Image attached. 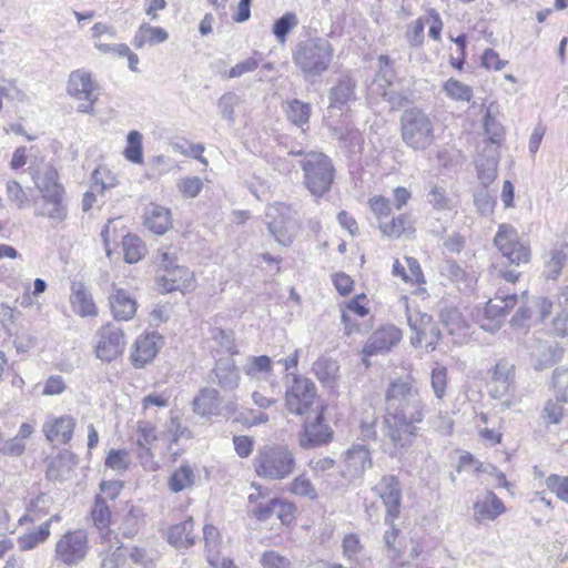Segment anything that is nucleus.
<instances>
[{"label": "nucleus", "mask_w": 568, "mask_h": 568, "mask_svg": "<svg viewBox=\"0 0 568 568\" xmlns=\"http://www.w3.org/2000/svg\"><path fill=\"white\" fill-rule=\"evenodd\" d=\"M386 409L383 449L390 456H399L413 444L417 425L425 417V403L413 378H397L390 383L386 392Z\"/></svg>", "instance_id": "f257e3e1"}, {"label": "nucleus", "mask_w": 568, "mask_h": 568, "mask_svg": "<svg viewBox=\"0 0 568 568\" xmlns=\"http://www.w3.org/2000/svg\"><path fill=\"white\" fill-rule=\"evenodd\" d=\"M334 48L322 37L300 41L293 50V62L305 80H314L325 73L333 61Z\"/></svg>", "instance_id": "f03ea898"}, {"label": "nucleus", "mask_w": 568, "mask_h": 568, "mask_svg": "<svg viewBox=\"0 0 568 568\" xmlns=\"http://www.w3.org/2000/svg\"><path fill=\"white\" fill-rule=\"evenodd\" d=\"M253 467L260 478L280 481L294 474L296 457L287 446L268 444L257 449L253 459Z\"/></svg>", "instance_id": "7ed1b4c3"}, {"label": "nucleus", "mask_w": 568, "mask_h": 568, "mask_svg": "<svg viewBox=\"0 0 568 568\" xmlns=\"http://www.w3.org/2000/svg\"><path fill=\"white\" fill-rule=\"evenodd\" d=\"M400 126L404 143L413 150L424 151L435 141L434 121L423 110H405L400 118Z\"/></svg>", "instance_id": "20e7f679"}, {"label": "nucleus", "mask_w": 568, "mask_h": 568, "mask_svg": "<svg viewBox=\"0 0 568 568\" xmlns=\"http://www.w3.org/2000/svg\"><path fill=\"white\" fill-rule=\"evenodd\" d=\"M265 223L275 241L284 246L292 244L301 230L296 211L291 205L281 202L267 206Z\"/></svg>", "instance_id": "39448f33"}, {"label": "nucleus", "mask_w": 568, "mask_h": 568, "mask_svg": "<svg viewBox=\"0 0 568 568\" xmlns=\"http://www.w3.org/2000/svg\"><path fill=\"white\" fill-rule=\"evenodd\" d=\"M304 184L315 196H322L334 180V166L327 155L321 152H310L302 161Z\"/></svg>", "instance_id": "423d86ee"}, {"label": "nucleus", "mask_w": 568, "mask_h": 568, "mask_svg": "<svg viewBox=\"0 0 568 568\" xmlns=\"http://www.w3.org/2000/svg\"><path fill=\"white\" fill-rule=\"evenodd\" d=\"M317 399V388L310 378L293 374L292 383L285 390L286 409L294 415L302 416L312 409Z\"/></svg>", "instance_id": "0eeeda50"}, {"label": "nucleus", "mask_w": 568, "mask_h": 568, "mask_svg": "<svg viewBox=\"0 0 568 568\" xmlns=\"http://www.w3.org/2000/svg\"><path fill=\"white\" fill-rule=\"evenodd\" d=\"M67 92L79 102V112L93 113L94 104L99 99V85L90 72L82 69L72 71L68 79Z\"/></svg>", "instance_id": "6e6552de"}, {"label": "nucleus", "mask_w": 568, "mask_h": 568, "mask_svg": "<svg viewBox=\"0 0 568 568\" xmlns=\"http://www.w3.org/2000/svg\"><path fill=\"white\" fill-rule=\"evenodd\" d=\"M126 346L123 329L113 323L99 327L94 335V355L104 363H111L120 357Z\"/></svg>", "instance_id": "1a4fd4ad"}, {"label": "nucleus", "mask_w": 568, "mask_h": 568, "mask_svg": "<svg viewBox=\"0 0 568 568\" xmlns=\"http://www.w3.org/2000/svg\"><path fill=\"white\" fill-rule=\"evenodd\" d=\"M88 549V536L83 529L68 530L55 544L54 558L64 566L74 567L84 560Z\"/></svg>", "instance_id": "9d476101"}, {"label": "nucleus", "mask_w": 568, "mask_h": 568, "mask_svg": "<svg viewBox=\"0 0 568 568\" xmlns=\"http://www.w3.org/2000/svg\"><path fill=\"white\" fill-rule=\"evenodd\" d=\"M518 303V296L509 290L498 288L495 296L490 298L483 311V318L479 320L480 327L487 332L497 331L505 321L509 310Z\"/></svg>", "instance_id": "9b49d317"}, {"label": "nucleus", "mask_w": 568, "mask_h": 568, "mask_svg": "<svg viewBox=\"0 0 568 568\" xmlns=\"http://www.w3.org/2000/svg\"><path fill=\"white\" fill-rule=\"evenodd\" d=\"M407 322L414 333L410 337L412 345L434 351L442 334L433 317L426 313L410 312L407 308Z\"/></svg>", "instance_id": "f8f14e48"}, {"label": "nucleus", "mask_w": 568, "mask_h": 568, "mask_svg": "<svg viewBox=\"0 0 568 568\" xmlns=\"http://www.w3.org/2000/svg\"><path fill=\"white\" fill-rule=\"evenodd\" d=\"M495 246L516 265L527 263L530 258L529 248L518 240L517 230L510 224H500L494 239Z\"/></svg>", "instance_id": "ddd939ff"}, {"label": "nucleus", "mask_w": 568, "mask_h": 568, "mask_svg": "<svg viewBox=\"0 0 568 568\" xmlns=\"http://www.w3.org/2000/svg\"><path fill=\"white\" fill-rule=\"evenodd\" d=\"M500 145L501 143L499 142L485 139L479 146L475 164L477 168L478 178L485 185L490 184L497 175V168L500 158Z\"/></svg>", "instance_id": "4468645a"}, {"label": "nucleus", "mask_w": 568, "mask_h": 568, "mask_svg": "<svg viewBox=\"0 0 568 568\" xmlns=\"http://www.w3.org/2000/svg\"><path fill=\"white\" fill-rule=\"evenodd\" d=\"M375 490L386 507L385 524H392L398 518L400 513V484L395 476L386 475L375 486Z\"/></svg>", "instance_id": "2eb2a0df"}, {"label": "nucleus", "mask_w": 568, "mask_h": 568, "mask_svg": "<svg viewBox=\"0 0 568 568\" xmlns=\"http://www.w3.org/2000/svg\"><path fill=\"white\" fill-rule=\"evenodd\" d=\"M333 432L331 427L324 423L323 407L316 410L314 420H306L304 429L300 434L298 444L302 448L321 446L331 440Z\"/></svg>", "instance_id": "dca6fc26"}, {"label": "nucleus", "mask_w": 568, "mask_h": 568, "mask_svg": "<svg viewBox=\"0 0 568 568\" xmlns=\"http://www.w3.org/2000/svg\"><path fill=\"white\" fill-rule=\"evenodd\" d=\"M402 339V332L394 325L376 329L367 339L363 353L366 356L377 355L392 349Z\"/></svg>", "instance_id": "f3484780"}, {"label": "nucleus", "mask_w": 568, "mask_h": 568, "mask_svg": "<svg viewBox=\"0 0 568 568\" xmlns=\"http://www.w3.org/2000/svg\"><path fill=\"white\" fill-rule=\"evenodd\" d=\"M75 424V419L70 415H50L43 423L42 432L47 440L65 445L72 439Z\"/></svg>", "instance_id": "a211bd4d"}, {"label": "nucleus", "mask_w": 568, "mask_h": 568, "mask_svg": "<svg viewBox=\"0 0 568 568\" xmlns=\"http://www.w3.org/2000/svg\"><path fill=\"white\" fill-rule=\"evenodd\" d=\"M159 285L163 292L187 291L194 286V274L184 266H174L159 274Z\"/></svg>", "instance_id": "6ab92c4d"}, {"label": "nucleus", "mask_w": 568, "mask_h": 568, "mask_svg": "<svg viewBox=\"0 0 568 568\" xmlns=\"http://www.w3.org/2000/svg\"><path fill=\"white\" fill-rule=\"evenodd\" d=\"M109 304L111 313L116 321L132 320L138 310V302L131 293L114 285L109 296Z\"/></svg>", "instance_id": "aec40b11"}, {"label": "nucleus", "mask_w": 568, "mask_h": 568, "mask_svg": "<svg viewBox=\"0 0 568 568\" xmlns=\"http://www.w3.org/2000/svg\"><path fill=\"white\" fill-rule=\"evenodd\" d=\"M474 518L478 523L485 520L494 521L506 511L505 504L495 493L486 491L481 496H477L473 505Z\"/></svg>", "instance_id": "412c9836"}, {"label": "nucleus", "mask_w": 568, "mask_h": 568, "mask_svg": "<svg viewBox=\"0 0 568 568\" xmlns=\"http://www.w3.org/2000/svg\"><path fill=\"white\" fill-rule=\"evenodd\" d=\"M345 469L342 475L346 478H357L372 466L371 453L364 445H354L344 457Z\"/></svg>", "instance_id": "4be33fe9"}, {"label": "nucleus", "mask_w": 568, "mask_h": 568, "mask_svg": "<svg viewBox=\"0 0 568 568\" xmlns=\"http://www.w3.org/2000/svg\"><path fill=\"white\" fill-rule=\"evenodd\" d=\"M70 303L75 314L81 317H95L98 307L84 283L74 281L71 284Z\"/></svg>", "instance_id": "5701e85b"}, {"label": "nucleus", "mask_w": 568, "mask_h": 568, "mask_svg": "<svg viewBox=\"0 0 568 568\" xmlns=\"http://www.w3.org/2000/svg\"><path fill=\"white\" fill-rule=\"evenodd\" d=\"M161 339L158 333L140 336L134 344L132 361L135 367H143L151 362L159 352L158 342Z\"/></svg>", "instance_id": "b1692460"}, {"label": "nucleus", "mask_w": 568, "mask_h": 568, "mask_svg": "<svg viewBox=\"0 0 568 568\" xmlns=\"http://www.w3.org/2000/svg\"><path fill=\"white\" fill-rule=\"evenodd\" d=\"M312 371L324 387L333 388L336 386L339 377V366L335 359L321 356L313 363Z\"/></svg>", "instance_id": "393cba45"}, {"label": "nucleus", "mask_w": 568, "mask_h": 568, "mask_svg": "<svg viewBox=\"0 0 568 568\" xmlns=\"http://www.w3.org/2000/svg\"><path fill=\"white\" fill-rule=\"evenodd\" d=\"M145 226L155 234H164L172 225L171 212L161 205H151L145 215Z\"/></svg>", "instance_id": "a878e982"}, {"label": "nucleus", "mask_w": 568, "mask_h": 568, "mask_svg": "<svg viewBox=\"0 0 568 568\" xmlns=\"http://www.w3.org/2000/svg\"><path fill=\"white\" fill-rule=\"evenodd\" d=\"M169 38L168 32L161 27H152L148 23H142L133 38V45L136 49L143 48L145 44L154 45L165 42Z\"/></svg>", "instance_id": "bb28decb"}, {"label": "nucleus", "mask_w": 568, "mask_h": 568, "mask_svg": "<svg viewBox=\"0 0 568 568\" xmlns=\"http://www.w3.org/2000/svg\"><path fill=\"white\" fill-rule=\"evenodd\" d=\"M193 412L200 416L215 413L220 406V394L215 388H203L192 402Z\"/></svg>", "instance_id": "cd10ccee"}, {"label": "nucleus", "mask_w": 568, "mask_h": 568, "mask_svg": "<svg viewBox=\"0 0 568 568\" xmlns=\"http://www.w3.org/2000/svg\"><path fill=\"white\" fill-rule=\"evenodd\" d=\"M193 528L192 518L172 526L169 530V542L176 548L193 546L195 544V536L192 534Z\"/></svg>", "instance_id": "c85d7f7f"}, {"label": "nucleus", "mask_w": 568, "mask_h": 568, "mask_svg": "<svg viewBox=\"0 0 568 568\" xmlns=\"http://www.w3.org/2000/svg\"><path fill=\"white\" fill-rule=\"evenodd\" d=\"M217 384L225 389H233L239 385V372L231 358L221 359L214 368Z\"/></svg>", "instance_id": "c756f323"}, {"label": "nucleus", "mask_w": 568, "mask_h": 568, "mask_svg": "<svg viewBox=\"0 0 568 568\" xmlns=\"http://www.w3.org/2000/svg\"><path fill=\"white\" fill-rule=\"evenodd\" d=\"M355 81L344 75L336 85L331 89L329 99L331 106H341L354 98Z\"/></svg>", "instance_id": "7c9ffc66"}, {"label": "nucleus", "mask_w": 568, "mask_h": 568, "mask_svg": "<svg viewBox=\"0 0 568 568\" xmlns=\"http://www.w3.org/2000/svg\"><path fill=\"white\" fill-rule=\"evenodd\" d=\"M195 474L189 465H181L169 478L168 485L171 491L180 493L194 485Z\"/></svg>", "instance_id": "2f4dec72"}, {"label": "nucleus", "mask_w": 568, "mask_h": 568, "mask_svg": "<svg viewBox=\"0 0 568 568\" xmlns=\"http://www.w3.org/2000/svg\"><path fill=\"white\" fill-rule=\"evenodd\" d=\"M285 113L290 122L302 128L310 120L311 105L297 99H293L286 102Z\"/></svg>", "instance_id": "473e14b6"}, {"label": "nucleus", "mask_w": 568, "mask_h": 568, "mask_svg": "<svg viewBox=\"0 0 568 568\" xmlns=\"http://www.w3.org/2000/svg\"><path fill=\"white\" fill-rule=\"evenodd\" d=\"M122 247L125 262L132 264L142 260L146 253V247L140 237L126 234L122 239Z\"/></svg>", "instance_id": "72a5a7b5"}, {"label": "nucleus", "mask_w": 568, "mask_h": 568, "mask_svg": "<svg viewBox=\"0 0 568 568\" xmlns=\"http://www.w3.org/2000/svg\"><path fill=\"white\" fill-rule=\"evenodd\" d=\"M62 195L63 194L42 196L44 204L37 214L47 216L57 222L64 220L67 216V209L62 202Z\"/></svg>", "instance_id": "f704fd0d"}, {"label": "nucleus", "mask_w": 568, "mask_h": 568, "mask_svg": "<svg viewBox=\"0 0 568 568\" xmlns=\"http://www.w3.org/2000/svg\"><path fill=\"white\" fill-rule=\"evenodd\" d=\"M49 523H43L36 531L24 534L18 538L19 549L22 551L32 550L43 544L50 537Z\"/></svg>", "instance_id": "c9c22d12"}, {"label": "nucleus", "mask_w": 568, "mask_h": 568, "mask_svg": "<svg viewBox=\"0 0 568 568\" xmlns=\"http://www.w3.org/2000/svg\"><path fill=\"white\" fill-rule=\"evenodd\" d=\"M443 90L448 98L457 102H469L473 98L471 87L454 78L444 83Z\"/></svg>", "instance_id": "e433bc0d"}, {"label": "nucleus", "mask_w": 568, "mask_h": 568, "mask_svg": "<svg viewBox=\"0 0 568 568\" xmlns=\"http://www.w3.org/2000/svg\"><path fill=\"white\" fill-rule=\"evenodd\" d=\"M123 155L134 164L143 163L142 134L139 131L133 130L129 132Z\"/></svg>", "instance_id": "4c0bfd02"}, {"label": "nucleus", "mask_w": 568, "mask_h": 568, "mask_svg": "<svg viewBox=\"0 0 568 568\" xmlns=\"http://www.w3.org/2000/svg\"><path fill=\"white\" fill-rule=\"evenodd\" d=\"M538 302L536 300H528L526 293L521 295V303L515 313V315L510 320V325L514 328H524L527 327L529 321L531 320L534 307L537 306Z\"/></svg>", "instance_id": "58836bf2"}, {"label": "nucleus", "mask_w": 568, "mask_h": 568, "mask_svg": "<svg viewBox=\"0 0 568 568\" xmlns=\"http://www.w3.org/2000/svg\"><path fill=\"white\" fill-rule=\"evenodd\" d=\"M298 24V18L294 12H286L278 18L273 24V33L276 41L281 44L286 42L287 34L296 28Z\"/></svg>", "instance_id": "ea45409f"}, {"label": "nucleus", "mask_w": 568, "mask_h": 568, "mask_svg": "<svg viewBox=\"0 0 568 568\" xmlns=\"http://www.w3.org/2000/svg\"><path fill=\"white\" fill-rule=\"evenodd\" d=\"M410 229L412 226L407 214H399L389 222H381L379 224L382 233L389 237H399L407 231H410Z\"/></svg>", "instance_id": "a19ab883"}, {"label": "nucleus", "mask_w": 568, "mask_h": 568, "mask_svg": "<svg viewBox=\"0 0 568 568\" xmlns=\"http://www.w3.org/2000/svg\"><path fill=\"white\" fill-rule=\"evenodd\" d=\"M71 466L69 462L61 455L50 459L47 468V478L50 480H64L71 475Z\"/></svg>", "instance_id": "79ce46f5"}, {"label": "nucleus", "mask_w": 568, "mask_h": 568, "mask_svg": "<svg viewBox=\"0 0 568 568\" xmlns=\"http://www.w3.org/2000/svg\"><path fill=\"white\" fill-rule=\"evenodd\" d=\"M484 130L487 135L486 140L503 143L505 140L504 126L493 115L491 105L487 108L484 116Z\"/></svg>", "instance_id": "37998d69"}, {"label": "nucleus", "mask_w": 568, "mask_h": 568, "mask_svg": "<svg viewBox=\"0 0 568 568\" xmlns=\"http://www.w3.org/2000/svg\"><path fill=\"white\" fill-rule=\"evenodd\" d=\"M567 256L562 250L554 248L549 252V260L546 262L544 274L549 280H556L565 263Z\"/></svg>", "instance_id": "c03bdc74"}, {"label": "nucleus", "mask_w": 568, "mask_h": 568, "mask_svg": "<svg viewBox=\"0 0 568 568\" xmlns=\"http://www.w3.org/2000/svg\"><path fill=\"white\" fill-rule=\"evenodd\" d=\"M91 517L93 520V524L100 529H106L110 525L111 520V511L109 506L106 505L105 500L97 496L94 506L91 511Z\"/></svg>", "instance_id": "a18cd8bd"}, {"label": "nucleus", "mask_w": 568, "mask_h": 568, "mask_svg": "<svg viewBox=\"0 0 568 568\" xmlns=\"http://www.w3.org/2000/svg\"><path fill=\"white\" fill-rule=\"evenodd\" d=\"M241 99L233 92L224 93L217 101V109L221 116L230 123H234L235 108L240 104Z\"/></svg>", "instance_id": "49530a36"}, {"label": "nucleus", "mask_w": 568, "mask_h": 568, "mask_svg": "<svg viewBox=\"0 0 568 568\" xmlns=\"http://www.w3.org/2000/svg\"><path fill=\"white\" fill-rule=\"evenodd\" d=\"M42 196L63 194V187L58 183V174L54 170H48L37 183Z\"/></svg>", "instance_id": "de8ad7c7"}, {"label": "nucleus", "mask_w": 568, "mask_h": 568, "mask_svg": "<svg viewBox=\"0 0 568 568\" xmlns=\"http://www.w3.org/2000/svg\"><path fill=\"white\" fill-rule=\"evenodd\" d=\"M493 381L504 385L507 389L515 377V365L506 359H499L493 368Z\"/></svg>", "instance_id": "09e8293b"}, {"label": "nucleus", "mask_w": 568, "mask_h": 568, "mask_svg": "<svg viewBox=\"0 0 568 568\" xmlns=\"http://www.w3.org/2000/svg\"><path fill=\"white\" fill-rule=\"evenodd\" d=\"M131 464L130 454L126 449H111L105 458V466L118 471H125Z\"/></svg>", "instance_id": "8fccbe9b"}, {"label": "nucleus", "mask_w": 568, "mask_h": 568, "mask_svg": "<svg viewBox=\"0 0 568 568\" xmlns=\"http://www.w3.org/2000/svg\"><path fill=\"white\" fill-rule=\"evenodd\" d=\"M290 491L301 497H306L310 499H315L317 497V491L312 484L311 479L306 477V475L302 474L293 479L290 484Z\"/></svg>", "instance_id": "3c124183"}, {"label": "nucleus", "mask_w": 568, "mask_h": 568, "mask_svg": "<svg viewBox=\"0 0 568 568\" xmlns=\"http://www.w3.org/2000/svg\"><path fill=\"white\" fill-rule=\"evenodd\" d=\"M430 386L437 399H443L447 388V368L436 366L432 369Z\"/></svg>", "instance_id": "603ef678"}, {"label": "nucleus", "mask_w": 568, "mask_h": 568, "mask_svg": "<svg viewBox=\"0 0 568 568\" xmlns=\"http://www.w3.org/2000/svg\"><path fill=\"white\" fill-rule=\"evenodd\" d=\"M272 368V359L266 355H261L250 357L244 367V372L246 375L255 377L257 373H271Z\"/></svg>", "instance_id": "864d4df0"}, {"label": "nucleus", "mask_w": 568, "mask_h": 568, "mask_svg": "<svg viewBox=\"0 0 568 568\" xmlns=\"http://www.w3.org/2000/svg\"><path fill=\"white\" fill-rule=\"evenodd\" d=\"M7 197L10 202L14 203L19 209H23L29 203V196L19 182L9 180L6 184Z\"/></svg>", "instance_id": "5fc2aeb1"}, {"label": "nucleus", "mask_w": 568, "mask_h": 568, "mask_svg": "<svg viewBox=\"0 0 568 568\" xmlns=\"http://www.w3.org/2000/svg\"><path fill=\"white\" fill-rule=\"evenodd\" d=\"M427 199L436 210H452L453 207L452 200L447 196L446 190L439 185L434 184L430 186Z\"/></svg>", "instance_id": "6e6d98bb"}, {"label": "nucleus", "mask_w": 568, "mask_h": 568, "mask_svg": "<svg viewBox=\"0 0 568 568\" xmlns=\"http://www.w3.org/2000/svg\"><path fill=\"white\" fill-rule=\"evenodd\" d=\"M546 486L560 500L568 503V477L552 474L547 477Z\"/></svg>", "instance_id": "4d7b16f0"}, {"label": "nucleus", "mask_w": 568, "mask_h": 568, "mask_svg": "<svg viewBox=\"0 0 568 568\" xmlns=\"http://www.w3.org/2000/svg\"><path fill=\"white\" fill-rule=\"evenodd\" d=\"M568 402L565 394H558L556 402L549 400L545 406V414L551 424H559L564 416V404Z\"/></svg>", "instance_id": "13d9d810"}, {"label": "nucleus", "mask_w": 568, "mask_h": 568, "mask_svg": "<svg viewBox=\"0 0 568 568\" xmlns=\"http://www.w3.org/2000/svg\"><path fill=\"white\" fill-rule=\"evenodd\" d=\"M178 261V252L176 250H172L170 246H161L155 256V263L159 266L161 273H164L168 268H173L178 266L175 263Z\"/></svg>", "instance_id": "bf43d9fd"}, {"label": "nucleus", "mask_w": 568, "mask_h": 568, "mask_svg": "<svg viewBox=\"0 0 568 568\" xmlns=\"http://www.w3.org/2000/svg\"><path fill=\"white\" fill-rule=\"evenodd\" d=\"M178 189L183 196L192 199L201 192L203 182L197 176H187L179 181Z\"/></svg>", "instance_id": "052dcab7"}, {"label": "nucleus", "mask_w": 568, "mask_h": 568, "mask_svg": "<svg viewBox=\"0 0 568 568\" xmlns=\"http://www.w3.org/2000/svg\"><path fill=\"white\" fill-rule=\"evenodd\" d=\"M442 320L450 334L459 333L466 327L465 321L457 310L443 312Z\"/></svg>", "instance_id": "680f3d73"}, {"label": "nucleus", "mask_w": 568, "mask_h": 568, "mask_svg": "<svg viewBox=\"0 0 568 568\" xmlns=\"http://www.w3.org/2000/svg\"><path fill=\"white\" fill-rule=\"evenodd\" d=\"M368 204L379 223L383 222V219L388 217L392 212L389 200L382 195L373 196Z\"/></svg>", "instance_id": "e2e57ef3"}, {"label": "nucleus", "mask_w": 568, "mask_h": 568, "mask_svg": "<svg viewBox=\"0 0 568 568\" xmlns=\"http://www.w3.org/2000/svg\"><path fill=\"white\" fill-rule=\"evenodd\" d=\"M158 439L155 426L149 422L140 423L138 427V446H151Z\"/></svg>", "instance_id": "0e129e2a"}, {"label": "nucleus", "mask_w": 568, "mask_h": 568, "mask_svg": "<svg viewBox=\"0 0 568 568\" xmlns=\"http://www.w3.org/2000/svg\"><path fill=\"white\" fill-rule=\"evenodd\" d=\"M281 507V499L273 498L266 504H258L252 509L253 515L261 521L270 519Z\"/></svg>", "instance_id": "69168bd1"}, {"label": "nucleus", "mask_w": 568, "mask_h": 568, "mask_svg": "<svg viewBox=\"0 0 568 568\" xmlns=\"http://www.w3.org/2000/svg\"><path fill=\"white\" fill-rule=\"evenodd\" d=\"M428 423L434 430L445 435L450 434L453 430L454 422L448 413L439 412L437 415L432 416Z\"/></svg>", "instance_id": "338daca9"}, {"label": "nucleus", "mask_w": 568, "mask_h": 568, "mask_svg": "<svg viewBox=\"0 0 568 568\" xmlns=\"http://www.w3.org/2000/svg\"><path fill=\"white\" fill-rule=\"evenodd\" d=\"M262 565L264 568H288L290 560L281 556L276 551H266L262 556Z\"/></svg>", "instance_id": "774afa93"}]
</instances>
